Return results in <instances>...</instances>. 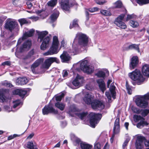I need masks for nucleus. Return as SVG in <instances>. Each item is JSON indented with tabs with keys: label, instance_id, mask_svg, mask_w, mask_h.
Instances as JSON below:
<instances>
[{
	"label": "nucleus",
	"instance_id": "e433bc0d",
	"mask_svg": "<svg viewBox=\"0 0 149 149\" xmlns=\"http://www.w3.org/2000/svg\"><path fill=\"white\" fill-rule=\"evenodd\" d=\"M100 13L102 15L105 16H110L111 15L110 11L105 10H101Z\"/></svg>",
	"mask_w": 149,
	"mask_h": 149
},
{
	"label": "nucleus",
	"instance_id": "0eeeda50",
	"mask_svg": "<svg viewBox=\"0 0 149 149\" xmlns=\"http://www.w3.org/2000/svg\"><path fill=\"white\" fill-rule=\"evenodd\" d=\"M102 117V115L100 114L91 113L88 116L90 119L91 126L93 127H95V125L98 123Z\"/></svg>",
	"mask_w": 149,
	"mask_h": 149
},
{
	"label": "nucleus",
	"instance_id": "20e7f679",
	"mask_svg": "<svg viewBox=\"0 0 149 149\" xmlns=\"http://www.w3.org/2000/svg\"><path fill=\"white\" fill-rule=\"evenodd\" d=\"M59 45L58 37L56 36H54L53 38L52 46L47 52L43 54V55L46 56L56 54L59 51L58 49Z\"/></svg>",
	"mask_w": 149,
	"mask_h": 149
},
{
	"label": "nucleus",
	"instance_id": "052dcab7",
	"mask_svg": "<svg viewBox=\"0 0 149 149\" xmlns=\"http://www.w3.org/2000/svg\"><path fill=\"white\" fill-rule=\"evenodd\" d=\"M17 136V135L16 134H14L13 136H10L8 137V140H11Z\"/></svg>",
	"mask_w": 149,
	"mask_h": 149
},
{
	"label": "nucleus",
	"instance_id": "f704fd0d",
	"mask_svg": "<svg viewBox=\"0 0 149 149\" xmlns=\"http://www.w3.org/2000/svg\"><path fill=\"white\" fill-rule=\"evenodd\" d=\"M34 32V30L33 29L30 30V31L25 33L23 35V38L24 39H25L26 37L32 36Z\"/></svg>",
	"mask_w": 149,
	"mask_h": 149
},
{
	"label": "nucleus",
	"instance_id": "b1692460",
	"mask_svg": "<svg viewBox=\"0 0 149 149\" xmlns=\"http://www.w3.org/2000/svg\"><path fill=\"white\" fill-rule=\"evenodd\" d=\"M28 81V79L26 78H19L16 81V83L17 85H23L26 84Z\"/></svg>",
	"mask_w": 149,
	"mask_h": 149
},
{
	"label": "nucleus",
	"instance_id": "2eb2a0df",
	"mask_svg": "<svg viewBox=\"0 0 149 149\" xmlns=\"http://www.w3.org/2000/svg\"><path fill=\"white\" fill-rule=\"evenodd\" d=\"M84 81L83 77L77 74L72 83L74 86L79 88L82 86Z\"/></svg>",
	"mask_w": 149,
	"mask_h": 149
},
{
	"label": "nucleus",
	"instance_id": "864d4df0",
	"mask_svg": "<svg viewBox=\"0 0 149 149\" xmlns=\"http://www.w3.org/2000/svg\"><path fill=\"white\" fill-rule=\"evenodd\" d=\"M13 103H14L13 108H15L16 107H17L20 104L21 102L19 100H17L16 101H13Z\"/></svg>",
	"mask_w": 149,
	"mask_h": 149
},
{
	"label": "nucleus",
	"instance_id": "dca6fc26",
	"mask_svg": "<svg viewBox=\"0 0 149 149\" xmlns=\"http://www.w3.org/2000/svg\"><path fill=\"white\" fill-rule=\"evenodd\" d=\"M42 113L43 115H47L50 113H52L55 114L58 113V111L55 109L49 104L46 105L42 109Z\"/></svg>",
	"mask_w": 149,
	"mask_h": 149
},
{
	"label": "nucleus",
	"instance_id": "f8f14e48",
	"mask_svg": "<svg viewBox=\"0 0 149 149\" xmlns=\"http://www.w3.org/2000/svg\"><path fill=\"white\" fill-rule=\"evenodd\" d=\"M134 121L135 122H138L139 121L140 122L137 125V127L138 128H141L145 125H148V123L145 121V119L140 116L136 115H134L133 117Z\"/></svg>",
	"mask_w": 149,
	"mask_h": 149
},
{
	"label": "nucleus",
	"instance_id": "5fc2aeb1",
	"mask_svg": "<svg viewBox=\"0 0 149 149\" xmlns=\"http://www.w3.org/2000/svg\"><path fill=\"white\" fill-rule=\"evenodd\" d=\"M99 9V8L97 7H95L92 8H90L88 9V10L91 13L97 11Z\"/></svg>",
	"mask_w": 149,
	"mask_h": 149
},
{
	"label": "nucleus",
	"instance_id": "4c0bfd02",
	"mask_svg": "<svg viewBox=\"0 0 149 149\" xmlns=\"http://www.w3.org/2000/svg\"><path fill=\"white\" fill-rule=\"evenodd\" d=\"M7 101V98L4 95L3 91L0 90V102H3Z\"/></svg>",
	"mask_w": 149,
	"mask_h": 149
},
{
	"label": "nucleus",
	"instance_id": "09e8293b",
	"mask_svg": "<svg viewBox=\"0 0 149 149\" xmlns=\"http://www.w3.org/2000/svg\"><path fill=\"white\" fill-rule=\"evenodd\" d=\"M141 114L142 116L145 117L149 113V109H145L141 110Z\"/></svg>",
	"mask_w": 149,
	"mask_h": 149
},
{
	"label": "nucleus",
	"instance_id": "49530a36",
	"mask_svg": "<svg viewBox=\"0 0 149 149\" xmlns=\"http://www.w3.org/2000/svg\"><path fill=\"white\" fill-rule=\"evenodd\" d=\"M132 109L134 113L138 114L140 113L141 111V110L135 107H132Z\"/></svg>",
	"mask_w": 149,
	"mask_h": 149
},
{
	"label": "nucleus",
	"instance_id": "aec40b11",
	"mask_svg": "<svg viewBox=\"0 0 149 149\" xmlns=\"http://www.w3.org/2000/svg\"><path fill=\"white\" fill-rule=\"evenodd\" d=\"M120 118H117L114 122V126L113 129L114 134H117L120 132Z\"/></svg>",
	"mask_w": 149,
	"mask_h": 149
},
{
	"label": "nucleus",
	"instance_id": "6e6552de",
	"mask_svg": "<svg viewBox=\"0 0 149 149\" xmlns=\"http://www.w3.org/2000/svg\"><path fill=\"white\" fill-rule=\"evenodd\" d=\"M4 27L6 29L10 31L15 29L16 31H18L19 30V28L17 22L14 20L9 19L6 21Z\"/></svg>",
	"mask_w": 149,
	"mask_h": 149
},
{
	"label": "nucleus",
	"instance_id": "de8ad7c7",
	"mask_svg": "<svg viewBox=\"0 0 149 149\" xmlns=\"http://www.w3.org/2000/svg\"><path fill=\"white\" fill-rule=\"evenodd\" d=\"M130 139V137L128 136L126 140L124 142L123 145V149H125L126 146H127V143Z\"/></svg>",
	"mask_w": 149,
	"mask_h": 149
},
{
	"label": "nucleus",
	"instance_id": "f03ea898",
	"mask_svg": "<svg viewBox=\"0 0 149 149\" xmlns=\"http://www.w3.org/2000/svg\"><path fill=\"white\" fill-rule=\"evenodd\" d=\"M92 97L91 95L88 93H86L83 98V100L87 104H91L92 108L94 109L98 108L100 109H102L104 107V105L103 102L96 100L92 102Z\"/></svg>",
	"mask_w": 149,
	"mask_h": 149
},
{
	"label": "nucleus",
	"instance_id": "4468645a",
	"mask_svg": "<svg viewBox=\"0 0 149 149\" xmlns=\"http://www.w3.org/2000/svg\"><path fill=\"white\" fill-rule=\"evenodd\" d=\"M55 62L58 63L60 61L56 57H50L45 60L44 63L42 65L43 68L48 69L52 63Z\"/></svg>",
	"mask_w": 149,
	"mask_h": 149
},
{
	"label": "nucleus",
	"instance_id": "6ab92c4d",
	"mask_svg": "<svg viewBox=\"0 0 149 149\" xmlns=\"http://www.w3.org/2000/svg\"><path fill=\"white\" fill-rule=\"evenodd\" d=\"M139 63L137 56H133L131 59L130 64V68L131 70L134 69L137 65Z\"/></svg>",
	"mask_w": 149,
	"mask_h": 149
},
{
	"label": "nucleus",
	"instance_id": "473e14b6",
	"mask_svg": "<svg viewBox=\"0 0 149 149\" xmlns=\"http://www.w3.org/2000/svg\"><path fill=\"white\" fill-rule=\"evenodd\" d=\"M26 4L29 9H31L33 7V4H36V0H26Z\"/></svg>",
	"mask_w": 149,
	"mask_h": 149
},
{
	"label": "nucleus",
	"instance_id": "3c124183",
	"mask_svg": "<svg viewBox=\"0 0 149 149\" xmlns=\"http://www.w3.org/2000/svg\"><path fill=\"white\" fill-rule=\"evenodd\" d=\"M95 1L97 4L100 5H102L107 2L105 0H95Z\"/></svg>",
	"mask_w": 149,
	"mask_h": 149
},
{
	"label": "nucleus",
	"instance_id": "a878e982",
	"mask_svg": "<svg viewBox=\"0 0 149 149\" xmlns=\"http://www.w3.org/2000/svg\"><path fill=\"white\" fill-rule=\"evenodd\" d=\"M26 147L28 149H38L37 145L35 143H33L32 141L28 142L26 143Z\"/></svg>",
	"mask_w": 149,
	"mask_h": 149
},
{
	"label": "nucleus",
	"instance_id": "cd10ccee",
	"mask_svg": "<svg viewBox=\"0 0 149 149\" xmlns=\"http://www.w3.org/2000/svg\"><path fill=\"white\" fill-rule=\"evenodd\" d=\"M43 59H39L37 60L32 65L31 68L33 72H34V69L37 67L42 62Z\"/></svg>",
	"mask_w": 149,
	"mask_h": 149
},
{
	"label": "nucleus",
	"instance_id": "9b49d317",
	"mask_svg": "<svg viewBox=\"0 0 149 149\" xmlns=\"http://www.w3.org/2000/svg\"><path fill=\"white\" fill-rule=\"evenodd\" d=\"M125 16V14H122L119 15L115 19L114 22V23L117 26L123 29H125L127 28L126 25L122 22Z\"/></svg>",
	"mask_w": 149,
	"mask_h": 149
},
{
	"label": "nucleus",
	"instance_id": "6e6d98bb",
	"mask_svg": "<svg viewBox=\"0 0 149 149\" xmlns=\"http://www.w3.org/2000/svg\"><path fill=\"white\" fill-rule=\"evenodd\" d=\"M95 149H101V146L99 143H97L94 145Z\"/></svg>",
	"mask_w": 149,
	"mask_h": 149
},
{
	"label": "nucleus",
	"instance_id": "13d9d810",
	"mask_svg": "<svg viewBox=\"0 0 149 149\" xmlns=\"http://www.w3.org/2000/svg\"><path fill=\"white\" fill-rule=\"evenodd\" d=\"M29 18L32 19L33 21H36L38 20L39 18L38 17L32 16Z\"/></svg>",
	"mask_w": 149,
	"mask_h": 149
},
{
	"label": "nucleus",
	"instance_id": "a211bd4d",
	"mask_svg": "<svg viewBox=\"0 0 149 149\" xmlns=\"http://www.w3.org/2000/svg\"><path fill=\"white\" fill-rule=\"evenodd\" d=\"M31 45V40H28L26 41L22 45V46L19 48V51L22 52L24 51L28 50Z\"/></svg>",
	"mask_w": 149,
	"mask_h": 149
},
{
	"label": "nucleus",
	"instance_id": "c03bdc74",
	"mask_svg": "<svg viewBox=\"0 0 149 149\" xmlns=\"http://www.w3.org/2000/svg\"><path fill=\"white\" fill-rule=\"evenodd\" d=\"M18 21L19 22L21 26L22 25L27 24L28 23V21L25 18H22L19 19Z\"/></svg>",
	"mask_w": 149,
	"mask_h": 149
},
{
	"label": "nucleus",
	"instance_id": "a18cd8bd",
	"mask_svg": "<svg viewBox=\"0 0 149 149\" xmlns=\"http://www.w3.org/2000/svg\"><path fill=\"white\" fill-rule=\"evenodd\" d=\"M137 3L140 5L148 3H149V0H137Z\"/></svg>",
	"mask_w": 149,
	"mask_h": 149
},
{
	"label": "nucleus",
	"instance_id": "7ed1b4c3",
	"mask_svg": "<svg viewBox=\"0 0 149 149\" xmlns=\"http://www.w3.org/2000/svg\"><path fill=\"white\" fill-rule=\"evenodd\" d=\"M38 40L41 42L43 40V42L40 46V49L43 50H45L48 47L50 41V38L47 36L45 38V36L47 35L48 32L47 31H43L38 32Z\"/></svg>",
	"mask_w": 149,
	"mask_h": 149
},
{
	"label": "nucleus",
	"instance_id": "c9c22d12",
	"mask_svg": "<svg viewBox=\"0 0 149 149\" xmlns=\"http://www.w3.org/2000/svg\"><path fill=\"white\" fill-rule=\"evenodd\" d=\"M55 105L56 107L61 111L63 110L65 107V105L64 104L59 102L55 103Z\"/></svg>",
	"mask_w": 149,
	"mask_h": 149
},
{
	"label": "nucleus",
	"instance_id": "58836bf2",
	"mask_svg": "<svg viewBox=\"0 0 149 149\" xmlns=\"http://www.w3.org/2000/svg\"><path fill=\"white\" fill-rule=\"evenodd\" d=\"M128 49H134L136 50H137L138 52H140L139 45L135 44H133L130 45L128 47Z\"/></svg>",
	"mask_w": 149,
	"mask_h": 149
},
{
	"label": "nucleus",
	"instance_id": "774afa93",
	"mask_svg": "<svg viewBox=\"0 0 149 149\" xmlns=\"http://www.w3.org/2000/svg\"><path fill=\"white\" fill-rule=\"evenodd\" d=\"M145 146L146 147H149V141L145 140L144 141Z\"/></svg>",
	"mask_w": 149,
	"mask_h": 149
},
{
	"label": "nucleus",
	"instance_id": "a19ab883",
	"mask_svg": "<svg viewBox=\"0 0 149 149\" xmlns=\"http://www.w3.org/2000/svg\"><path fill=\"white\" fill-rule=\"evenodd\" d=\"M58 0H51L49 1L47 3V5L51 7H54L57 4Z\"/></svg>",
	"mask_w": 149,
	"mask_h": 149
},
{
	"label": "nucleus",
	"instance_id": "c756f323",
	"mask_svg": "<svg viewBox=\"0 0 149 149\" xmlns=\"http://www.w3.org/2000/svg\"><path fill=\"white\" fill-rule=\"evenodd\" d=\"M90 82L88 83L86 86L85 88L89 90H91L93 89V84L94 81L93 79H89Z\"/></svg>",
	"mask_w": 149,
	"mask_h": 149
},
{
	"label": "nucleus",
	"instance_id": "5701e85b",
	"mask_svg": "<svg viewBox=\"0 0 149 149\" xmlns=\"http://www.w3.org/2000/svg\"><path fill=\"white\" fill-rule=\"evenodd\" d=\"M142 72L143 75L149 77V64H145L142 68Z\"/></svg>",
	"mask_w": 149,
	"mask_h": 149
},
{
	"label": "nucleus",
	"instance_id": "e2e57ef3",
	"mask_svg": "<svg viewBox=\"0 0 149 149\" xmlns=\"http://www.w3.org/2000/svg\"><path fill=\"white\" fill-rule=\"evenodd\" d=\"M126 88L127 90L128 93L129 94H132V90L130 87L127 85Z\"/></svg>",
	"mask_w": 149,
	"mask_h": 149
},
{
	"label": "nucleus",
	"instance_id": "72a5a7b5",
	"mask_svg": "<svg viewBox=\"0 0 149 149\" xmlns=\"http://www.w3.org/2000/svg\"><path fill=\"white\" fill-rule=\"evenodd\" d=\"M26 4L29 9H31L33 7V4H36V0H26Z\"/></svg>",
	"mask_w": 149,
	"mask_h": 149
},
{
	"label": "nucleus",
	"instance_id": "412c9836",
	"mask_svg": "<svg viewBox=\"0 0 149 149\" xmlns=\"http://www.w3.org/2000/svg\"><path fill=\"white\" fill-rule=\"evenodd\" d=\"M61 6L62 9L66 11L69 10V8L71 7L69 0H61Z\"/></svg>",
	"mask_w": 149,
	"mask_h": 149
},
{
	"label": "nucleus",
	"instance_id": "bf43d9fd",
	"mask_svg": "<svg viewBox=\"0 0 149 149\" xmlns=\"http://www.w3.org/2000/svg\"><path fill=\"white\" fill-rule=\"evenodd\" d=\"M2 65H10V61H6L3 63Z\"/></svg>",
	"mask_w": 149,
	"mask_h": 149
},
{
	"label": "nucleus",
	"instance_id": "8fccbe9b",
	"mask_svg": "<svg viewBox=\"0 0 149 149\" xmlns=\"http://www.w3.org/2000/svg\"><path fill=\"white\" fill-rule=\"evenodd\" d=\"M64 94L63 93H62L60 95L56 96V99L57 101H61L62 98L64 97Z\"/></svg>",
	"mask_w": 149,
	"mask_h": 149
},
{
	"label": "nucleus",
	"instance_id": "79ce46f5",
	"mask_svg": "<svg viewBox=\"0 0 149 149\" xmlns=\"http://www.w3.org/2000/svg\"><path fill=\"white\" fill-rule=\"evenodd\" d=\"M114 7L115 8H120L122 7V4L120 1H118L114 3Z\"/></svg>",
	"mask_w": 149,
	"mask_h": 149
},
{
	"label": "nucleus",
	"instance_id": "338daca9",
	"mask_svg": "<svg viewBox=\"0 0 149 149\" xmlns=\"http://www.w3.org/2000/svg\"><path fill=\"white\" fill-rule=\"evenodd\" d=\"M67 123L65 121H63L61 122V125L62 127H65L67 125Z\"/></svg>",
	"mask_w": 149,
	"mask_h": 149
},
{
	"label": "nucleus",
	"instance_id": "9d476101",
	"mask_svg": "<svg viewBox=\"0 0 149 149\" xmlns=\"http://www.w3.org/2000/svg\"><path fill=\"white\" fill-rule=\"evenodd\" d=\"M77 111V109L75 106L73 105L71 106L70 107L68 112L71 116L75 114L81 120H84L87 115V113L86 112H82L81 113H76Z\"/></svg>",
	"mask_w": 149,
	"mask_h": 149
},
{
	"label": "nucleus",
	"instance_id": "4d7b16f0",
	"mask_svg": "<svg viewBox=\"0 0 149 149\" xmlns=\"http://www.w3.org/2000/svg\"><path fill=\"white\" fill-rule=\"evenodd\" d=\"M68 74V71L66 70H63V77L67 76Z\"/></svg>",
	"mask_w": 149,
	"mask_h": 149
},
{
	"label": "nucleus",
	"instance_id": "c85d7f7f",
	"mask_svg": "<svg viewBox=\"0 0 149 149\" xmlns=\"http://www.w3.org/2000/svg\"><path fill=\"white\" fill-rule=\"evenodd\" d=\"M13 93L14 94L18 95L20 96L23 97L26 94L27 91L23 90L17 89L14 91Z\"/></svg>",
	"mask_w": 149,
	"mask_h": 149
},
{
	"label": "nucleus",
	"instance_id": "ea45409f",
	"mask_svg": "<svg viewBox=\"0 0 149 149\" xmlns=\"http://www.w3.org/2000/svg\"><path fill=\"white\" fill-rule=\"evenodd\" d=\"M130 24L133 28L137 27L139 26V24L137 21L132 20L130 21Z\"/></svg>",
	"mask_w": 149,
	"mask_h": 149
},
{
	"label": "nucleus",
	"instance_id": "7c9ffc66",
	"mask_svg": "<svg viewBox=\"0 0 149 149\" xmlns=\"http://www.w3.org/2000/svg\"><path fill=\"white\" fill-rule=\"evenodd\" d=\"M59 13V12L56 10L51 15L50 18L52 22H53L56 20L58 16Z\"/></svg>",
	"mask_w": 149,
	"mask_h": 149
},
{
	"label": "nucleus",
	"instance_id": "2f4dec72",
	"mask_svg": "<svg viewBox=\"0 0 149 149\" xmlns=\"http://www.w3.org/2000/svg\"><path fill=\"white\" fill-rule=\"evenodd\" d=\"M80 145L81 149H91L92 147L91 145L84 142H81Z\"/></svg>",
	"mask_w": 149,
	"mask_h": 149
},
{
	"label": "nucleus",
	"instance_id": "37998d69",
	"mask_svg": "<svg viewBox=\"0 0 149 149\" xmlns=\"http://www.w3.org/2000/svg\"><path fill=\"white\" fill-rule=\"evenodd\" d=\"M78 20L75 19L74 20L72 24H70V29L72 28L73 27H77L78 26V25L77 24Z\"/></svg>",
	"mask_w": 149,
	"mask_h": 149
},
{
	"label": "nucleus",
	"instance_id": "0e129e2a",
	"mask_svg": "<svg viewBox=\"0 0 149 149\" xmlns=\"http://www.w3.org/2000/svg\"><path fill=\"white\" fill-rule=\"evenodd\" d=\"M133 17V16L132 15H127L126 19V21H127L129 20L130 19H131Z\"/></svg>",
	"mask_w": 149,
	"mask_h": 149
},
{
	"label": "nucleus",
	"instance_id": "4be33fe9",
	"mask_svg": "<svg viewBox=\"0 0 149 149\" xmlns=\"http://www.w3.org/2000/svg\"><path fill=\"white\" fill-rule=\"evenodd\" d=\"M62 62H65L69 61L71 57L67 52H63V53L60 56Z\"/></svg>",
	"mask_w": 149,
	"mask_h": 149
},
{
	"label": "nucleus",
	"instance_id": "bb28decb",
	"mask_svg": "<svg viewBox=\"0 0 149 149\" xmlns=\"http://www.w3.org/2000/svg\"><path fill=\"white\" fill-rule=\"evenodd\" d=\"M109 74V72L107 70H101L98 71L95 74V75L98 77L104 78L106 74Z\"/></svg>",
	"mask_w": 149,
	"mask_h": 149
},
{
	"label": "nucleus",
	"instance_id": "603ef678",
	"mask_svg": "<svg viewBox=\"0 0 149 149\" xmlns=\"http://www.w3.org/2000/svg\"><path fill=\"white\" fill-rule=\"evenodd\" d=\"M2 84L3 85L6 86V87H12L13 86L11 84L6 81H5L2 82Z\"/></svg>",
	"mask_w": 149,
	"mask_h": 149
},
{
	"label": "nucleus",
	"instance_id": "423d86ee",
	"mask_svg": "<svg viewBox=\"0 0 149 149\" xmlns=\"http://www.w3.org/2000/svg\"><path fill=\"white\" fill-rule=\"evenodd\" d=\"M128 76L132 80L136 81L139 84H140L145 79L140 71L137 69H136L132 72L129 73Z\"/></svg>",
	"mask_w": 149,
	"mask_h": 149
},
{
	"label": "nucleus",
	"instance_id": "f3484780",
	"mask_svg": "<svg viewBox=\"0 0 149 149\" xmlns=\"http://www.w3.org/2000/svg\"><path fill=\"white\" fill-rule=\"evenodd\" d=\"M137 137V139L135 143V145L136 149H141L143 145V141L145 140V137L139 135L136 136Z\"/></svg>",
	"mask_w": 149,
	"mask_h": 149
},
{
	"label": "nucleus",
	"instance_id": "393cba45",
	"mask_svg": "<svg viewBox=\"0 0 149 149\" xmlns=\"http://www.w3.org/2000/svg\"><path fill=\"white\" fill-rule=\"evenodd\" d=\"M97 82L99 85L100 89L103 93L106 89L105 84L103 80L102 79H100L97 80Z\"/></svg>",
	"mask_w": 149,
	"mask_h": 149
},
{
	"label": "nucleus",
	"instance_id": "680f3d73",
	"mask_svg": "<svg viewBox=\"0 0 149 149\" xmlns=\"http://www.w3.org/2000/svg\"><path fill=\"white\" fill-rule=\"evenodd\" d=\"M34 53V51L33 49L31 50L29 53L28 56V57H30L31 56L33 55Z\"/></svg>",
	"mask_w": 149,
	"mask_h": 149
},
{
	"label": "nucleus",
	"instance_id": "69168bd1",
	"mask_svg": "<svg viewBox=\"0 0 149 149\" xmlns=\"http://www.w3.org/2000/svg\"><path fill=\"white\" fill-rule=\"evenodd\" d=\"M61 47H64L65 45V42L64 40H62L61 42Z\"/></svg>",
	"mask_w": 149,
	"mask_h": 149
},
{
	"label": "nucleus",
	"instance_id": "ddd939ff",
	"mask_svg": "<svg viewBox=\"0 0 149 149\" xmlns=\"http://www.w3.org/2000/svg\"><path fill=\"white\" fill-rule=\"evenodd\" d=\"M116 87L113 83H112L109 88L110 92H106L105 94L108 99L109 102H111V96L113 99L115 98L116 93L115 92Z\"/></svg>",
	"mask_w": 149,
	"mask_h": 149
},
{
	"label": "nucleus",
	"instance_id": "1a4fd4ad",
	"mask_svg": "<svg viewBox=\"0 0 149 149\" xmlns=\"http://www.w3.org/2000/svg\"><path fill=\"white\" fill-rule=\"evenodd\" d=\"M88 63V61L86 60H83L81 63L80 68L84 72L88 74H91L94 71V67L91 65L87 66Z\"/></svg>",
	"mask_w": 149,
	"mask_h": 149
},
{
	"label": "nucleus",
	"instance_id": "f257e3e1",
	"mask_svg": "<svg viewBox=\"0 0 149 149\" xmlns=\"http://www.w3.org/2000/svg\"><path fill=\"white\" fill-rule=\"evenodd\" d=\"M77 41L79 44L82 46H87L88 42V38L86 35L81 33H77L72 44V49H70L68 51V52L71 53L72 55H74L78 52V45L77 44Z\"/></svg>",
	"mask_w": 149,
	"mask_h": 149
},
{
	"label": "nucleus",
	"instance_id": "39448f33",
	"mask_svg": "<svg viewBox=\"0 0 149 149\" xmlns=\"http://www.w3.org/2000/svg\"><path fill=\"white\" fill-rule=\"evenodd\" d=\"M149 99V93H147L143 95H138L136 96L135 103L139 107L145 108L148 105L147 100Z\"/></svg>",
	"mask_w": 149,
	"mask_h": 149
}]
</instances>
